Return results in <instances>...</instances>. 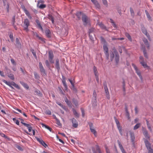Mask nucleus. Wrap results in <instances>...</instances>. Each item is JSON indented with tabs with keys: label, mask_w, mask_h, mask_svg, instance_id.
Returning a JSON list of instances; mask_svg holds the SVG:
<instances>
[{
	"label": "nucleus",
	"mask_w": 153,
	"mask_h": 153,
	"mask_svg": "<svg viewBox=\"0 0 153 153\" xmlns=\"http://www.w3.org/2000/svg\"><path fill=\"white\" fill-rule=\"evenodd\" d=\"M3 82L5 83L6 85L10 86L11 88L12 89H14L13 87L12 86H14L16 88H17L18 89H20V88L19 85L17 84H16L14 82H7L6 80H3Z\"/></svg>",
	"instance_id": "nucleus-1"
},
{
	"label": "nucleus",
	"mask_w": 153,
	"mask_h": 153,
	"mask_svg": "<svg viewBox=\"0 0 153 153\" xmlns=\"http://www.w3.org/2000/svg\"><path fill=\"white\" fill-rule=\"evenodd\" d=\"M82 21L85 26H86L89 24L90 19L85 14H83L82 18Z\"/></svg>",
	"instance_id": "nucleus-2"
},
{
	"label": "nucleus",
	"mask_w": 153,
	"mask_h": 153,
	"mask_svg": "<svg viewBox=\"0 0 153 153\" xmlns=\"http://www.w3.org/2000/svg\"><path fill=\"white\" fill-rule=\"evenodd\" d=\"M103 48L104 50V53L106 56L107 59H108L109 54L108 53V49L106 45H104L103 46Z\"/></svg>",
	"instance_id": "nucleus-3"
},
{
	"label": "nucleus",
	"mask_w": 153,
	"mask_h": 153,
	"mask_svg": "<svg viewBox=\"0 0 153 153\" xmlns=\"http://www.w3.org/2000/svg\"><path fill=\"white\" fill-rule=\"evenodd\" d=\"M132 66H133L134 69H135L136 73H137V75L139 76L141 80H142L143 79V77L142 76H141V73L140 71L138 70L137 66L134 64H132Z\"/></svg>",
	"instance_id": "nucleus-4"
},
{
	"label": "nucleus",
	"mask_w": 153,
	"mask_h": 153,
	"mask_svg": "<svg viewBox=\"0 0 153 153\" xmlns=\"http://www.w3.org/2000/svg\"><path fill=\"white\" fill-rule=\"evenodd\" d=\"M114 52L115 54V60L116 64H117L119 61V56L116 49H114Z\"/></svg>",
	"instance_id": "nucleus-5"
},
{
	"label": "nucleus",
	"mask_w": 153,
	"mask_h": 153,
	"mask_svg": "<svg viewBox=\"0 0 153 153\" xmlns=\"http://www.w3.org/2000/svg\"><path fill=\"white\" fill-rule=\"evenodd\" d=\"M54 56L53 53L52 51L49 52V60L51 63H54V60H53Z\"/></svg>",
	"instance_id": "nucleus-6"
},
{
	"label": "nucleus",
	"mask_w": 153,
	"mask_h": 153,
	"mask_svg": "<svg viewBox=\"0 0 153 153\" xmlns=\"http://www.w3.org/2000/svg\"><path fill=\"white\" fill-rule=\"evenodd\" d=\"M103 85L104 86V88L105 89V92L106 93V97L108 99H109L110 97L109 95V92L106 84V83H104L103 84Z\"/></svg>",
	"instance_id": "nucleus-7"
},
{
	"label": "nucleus",
	"mask_w": 153,
	"mask_h": 153,
	"mask_svg": "<svg viewBox=\"0 0 153 153\" xmlns=\"http://www.w3.org/2000/svg\"><path fill=\"white\" fill-rule=\"evenodd\" d=\"M21 7L22 9L23 10L25 13L26 15L30 19H32V17L30 16L29 12L25 8V7L24 5H23L21 6Z\"/></svg>",
	"instance_id": "nucleus-8"
},
{
	"label": "nucleus",
	"mask_w": 153,
	"mask_h": 153,
	"mask_svg": "<svg viewBox=\"0 0 153 153\" xmlns=\"http://www.w3.org/2000/svg\"><path fill=\"white\" fill-rule=\"evenodd\" d=\"M42 31L45 32L46 36L48 38L51 37V32L49 29H41Z\"/></svg>",
	"instance_id": "nucleus-9"
},
{
	"label": "nucleus",
	"mask_w": 153,
	"mask_h": 153,
	"mask_svg": "<svg viewBox=\"0 0 153 153\" xmlns=\"http://www.w3.org/2000/svg\"><path fill=\"white\" fill-rule=\"evenodd\" d=\"M36 139L37 141L43 146L45 148L48 146L47 144L42 139L38 137H36Z\"/></svg>",
	"instance_id": "nucleus-10"
},
{
	"label": "nucleus",
	"mask_w": 153,
	"mask_h": 153,
	"mask_svg": "<svg viewBox=\"0 0 153 153\" xmlns=\"http://www.w3.org/2000/svg\"><path fill=\"white\" fill-rule=\"evenodd\" d=\"M71 121L73 123V126L74 128H76L78 126V123L76 120L74 118L72 119Z\"/></svg>",
	"instance_id": "nucleus-11"
},
{
	"label": "nucleus",
	"mask_w": 153,
	"mask_h": 153,
	"mask_svg": "<svg viewBox=\"0 0 153 153\" xmlns=\"http://www.w3.org/2000/svg\"><path fill=\"white\" fill-rule=\"evenodd\" d=\"M117 142L119 145V146L120 148L122 153H126V152L125 151L122 145L121 144L120 141L118 140H117Z\"/></svg>",
	"instance_id": "nucleus-12"
},
{
	"label": "nucleus",
	"mask_w": 153,
	"mask_h": 153,
	"mask_svg": "<svg viewBox=\"0 0 153 153\" xmlns=\"http://www.w3.org/2000/svg\"><path fill=\"white\" fill-rule=\"evenodd\" d=\"M143 134L145 136V137L147 139H149V136L148 134V132L146 129L143 127Z\"/></svg>",
	"instance_id": "nucleus-13"
},
{
	"label": "nucleus",
	"mask_w": 153,
	"mask_h": 153,
	"mask_svg": "<svg viewBox=\"0 0 153 153\" xmlns=\"http://www.w3.org/2000/svg\"><path fill=\"white\" fill-rule=\"evenodd\" d=\"M3 2L4 4V6H6V8L7 9V11L8 12L9 11V4L8 3H7V0H3Z\"/></svg>",
	"instance_id": "nucleus-14"
},
{
	"label": "nucleus",
	"mask_w": 153,
	"mask_h": 153,
	"mask_svg": "<svg viewBox=\"0 0 153 153\" xmlns=\"http://www.w3.org/2000/svg\"><path fill=\"white\" fill-rule=\"evenodd\" d=\"M55 67L59 71L60 69L59 64V60L58 59H56Z\"/></svg>",
	"instance_id": "nucleus-15"
},
{
	"label": "nucleus",
	"mask_w": 153,
	"mask_h": 153,
	"mask_svg": "<svg viewBox=\"0 0 153 153\" xmlns=\"http://www.w3.org/2000/svg\"><path fill=\"white\" fill-rule=\"evenodd\" d=\"M145 144L146 146L149 150V151L151 149H153L151 148V145L149 143L147 140H146L145 141Z\"/></svg>",
	"instance_id": "nucleus-16"
},
{
	"label": "nucleus",
	"mask_w": 153,
	"mask_h": 153,
	"mask_svg": "<svg viewBox=\"0 0 153 153\" xmlns=\"http://www.w3.org/2000/svg\"><path fill=\"white\" fill-rule=\"evenodd\" d=\"M114 49H113V51L110 52V59L111 61H112L114 59V57H115V54L114 52Z\"/></svg>",
	"instance_id": "nucleus-17"
},
{
	"label": "nucleus",
	"mask_w": 153,
	"mask_h": 153,
	"mask_svg": "<svg viewBox=\"0 0 153 153\" xmlns=\"http://www.w3.org/2000/svg\"><path fill=\"white\" fill-rule=\"evenodd\" d=\"M24 24L26 26V27L25 29H27L28 26L29 25V20L27 19H25L24 21Z\"/></svg>",
	"instance_id": "nucleus-18"
},
{
	"label": "nucleus",
	"mask_w": 153,
	"mask_h": 153,
	"mask_svg": "<svg viewBox=\"0 0 153 153\" xmlns=\"http://www.w3.org/2000/svg\"><path fill=\"white\" fill-rule=\"evenodd\" d=\"M36 25L37 26V27L39 29H43L41 24L40 23V22L38 19H36Z\"/></svg>",
	"instance_id": "nucleus-19"
},
{
	"label": "nucleus",
	"mask_w": 153,
	"mask_h": 153,
	"mask_svg": "<svg viewBox=\"0 0 153 153\" xmlns=\"http://www.w3.org/2000/svg\"><path fill=\"white\" fill-rule=\"evenodd\" d=\"M143 41L145 45L146 46V47L148 49L149 48V45L148 43L147 40L146 38H144L143 39Z\"/></svg>",
	"instance_id": "nucleus-20"
},
{
	"label": "nucleus",
	"mask_w": 153,
	"mask_h": 153,
	"mask_svg": "<svg viewBox=\"0 0 153 153\" xmlns=\"http://www.w3.org/2000/svg\"><path fill=\"white\" fill-rule=\"evenodd\" d=\"M140 63L144 68H147L148 69L149 68V66L147 65L146 63L144 61H141Z\"/></svg>",
	"instance_id": "nucleus-21"
},
{
	"label": "nucleus",
	"mask_w": 153,
	"mask_h": 153,
	"mask_svg": "<svg viewBox=\"0 0 153 153\" xmlns=\"http://www.w3.org/2000/svg\"><path fill=\"white\" fill-rule=\"evenodd\" d=\"M83 14L81 12H78L76 13V15L79 20H80L81 19V16H82Z\"/></svg>",
	"instance_id": "nucleus-22"
},
{
	"label": "nucleus",
	"mask_w": 153,
	"mask_h": 153,
	"mask_svg": "<svg viewBox=\"0 0 153 153\" xmlns=\"http://www.w3.org/2000/svg\"><path fill=\"white\" fill-rule=\"evenodd\" d=\"M20 83L25 88L27 89H29V87L27 84L22 81H20Z\"/></svg>",
	"instance_id": "nucleus-23"
},
{
	"label": "nucleus",
	"mask_w": 153,
	"mask_h": 153,
	"mask_svg": "<svg viewBox=\"0 0 153 153\" xmlns=\"http://www.w3.org/2000/svg\"><path fill=\"white\" fill-rule=\"evenodd\" d=\"M16 45L17 47H21V44L20 43L19 40L18 38H16Z\"/></svg>",
	"instance_id": "nucleus-24"
},
{
	"label": "nucleus",
	"mask_w": 153,
	"mask_h": 153,
	"mask_svg": "<svg viewBox=\"0 0 153 153\" xmlns=\"http://www.w3.org/2000/svg\"><path fill=\"white\" fill-rule=\"evenodd\" d=\"M142 31L143 33L148 38V39H149L150 36L149 33H147L146 29H143Z\"/></svg>",
	"instance_id": "nucleus-25"
},
{
	"label": "nucleus",
	"mask_w": 153,
	"mask_h": 153,
	"mask_svg": "<svg viewBox=\"0 0 153 153\" xmlns=\"http://www.w3.org/2000/svg\"><path fill=\"white\" fill-rule=\"evenodd\" d=\"M90 130L91 132L94 134L95 137H97V132L94 128H91Z\"/></svg>",
	"instance_id": "nucleus-26"
},
{
	"label": "nucleus",
	"mask_w": 153,
	"mask_h": 153,
	"mask_svg": "<svg viewBox=\"0 0 153 153\" xmlns=\"http://www.w3.org/2000/svg\"><path fill=\"white\" fill-rule=\"evenodd\" d=\"M8 76L12 80H14L15 79L14 75L12 74H8Z\"/></svg>",
	"instance_id": "nucleus-27"
},
{
	"label": "nucleus",
	"mask_w": 153,
	"mask_h": 153,
	"mask_svg": "<svg viewBox=\"0 0 153 153\" xmlns=\"http://www.w3.org/2000/svg\"><path fill=\"white\" fill-rule=\"evenodd\" d=\"M48 16L49 19L50 20H51L52 23H53L54 22V19L53 17L52 16V15H51V14H49L48 15Z\"/></svg>",
	"instance_id": "nucleus-28"
},
{
	"label": "nucleus",
	"mask_w": 153,
	"mask_h": 153,
	"mask_svg": "<svg viewBox=\"0 0 153 153\" xmlns=\"http://www.w3.org/2000/svg\"><path fill=\"white\" fill-rule=\"evenodd\" d=\"M100 26V27L102 29H106L105 27L102 22H99L97 24Z\"/></svg>",
	"instance_id": "nucleus-29"
},
{
	"label": "nucleus",
	"mask_w": 153,
	"mask_h": 153,
	"mask_svg": "<svg viewBox=\"0 0 153 153\" xmlns=\"http://www.w3.org/2000/svg\"><path fill=\"white\" fill-rule=\"evenodd\" d=\"M72 110L74 115L76 117H78L79 116V114L76 111L74 108H73Z\"/></svg>",
	"instance_id": "nucleus-30"
},
{
	"label": "nucleus",
	"mask_w": 153,
	"mask_h": 153,
	"mask_svg": "<svg viewBox=\"0 0 153 153\" xmlns=\"http://www.w3.org/2000/svg\"><path fill=\"white\" fill-rule=\"evenodd\" d=\"M141 126V124L140 123L137 124L134 127V129L135 130L138 129Z\"/></svg>",
	"instance_id": "nucleus-31"
},
{
	"label": "nucleus",
	"mask_w": 153,
	"mask_h": 153,
	"mask_svg": "<svg viewBox=\"0 0 153 153\" xmlns=\"http://www.w3.org/2000/svg\"><path fill=\"white\" fill-rule=\"evenodd\" d=\"M125 35L129 40H130L131 42L132 41V39L131 37V36L128 33H125Z\"/></svg>",
	"instance_id": "nucleus-32"
},
{
	"label": "nucleus",
	"mask_w": 153,
	"mask_h": 153,
	"mask_svg": "<svg viewBox=\"0 0 153 153\" xmlns=\"http://www.w3.org/2000/svg\"><path fill=\"white\" fill-rule=\"evenodd\" d=\"M94 72L95 76H96V75H98L97 68L95 66L94 67Z\"/></svg>",
	"instance_id": "nucleus-33"
},
{
	"label": "nucleus",
	"mask_w": 153,
	"mask_h": 153,
	"mask_svg": "<svg viewBox=\"0 0 153 153\" xmlns=\"http://www.w3.org/2000/svg\"><path fill=\"white\" fill-rule=\"evenodd\" d=\"M131 140L132 142H133L134 140L135 137L133 133L132 132L130 133Z\"/></svg>",
	"instance_id": "nucleus-34"
},
{
	"label": "nucleus",
	"mask_w": 153,
	"mask_h": 153,
	"mask_svg": "<svg viewBox=\"0 0 153 153\" xmlns=\"http://www.w3.org/2000/svg\"><path fill=\"white\" fill-rule=\"evenodd\" d=\"M130 10L131 16L134 17V13L133 9L131 7L130 8Z\"/></svg>",
	"instance_id": "nucleus-35"
},
{
	"label": "nucleus",
	"mask_w": 153,
	"mask_h": 153,
	"mask_svg": "<svg viewBox=\"0 0 153 153\" xmlns=\"http://www.w3.org/2000/svg\"><path fill=\"white\" fill-rule=\"evenodd\" d=\"M143 53L144 56L146 58H148V55L146 52V51L145 48L143 49Z\"/></svg>",
	"instance_id": "nucleus-36"
},
{
	"label": "nucleus",
	"mask_w": 153,
	"mask_h": 153,
	"mask_svg": "<svg viewBox=\"0 0 153 153\" xmlns=\"http://www.w3.org/2000/svg\"><path fill=\"white\" fill-rule=\"evenodd\" d=\"M9 37L10 38L12 42L14 41L13 34L12 33H10L9 35Z\"/></svg>",
	"instance_id": "nucleus-37"
},
{
	"label": "nucleus",
	"mask_w": 153,
	"mask_h": 153,
	"mask_svg": "<svg viewBox=\"0 0 153 153\" xmlns=\"http://www.w3.org/2000/svg\"><path fill=\"white\" fill-rule=\"evenodd\" d=\"M42 125H43V126H45V127L47 128V129H48V130H49L50 131H51V130H52V128H50V127H49V126L44 124H42Z\"/></svg>",
	"instance_id": "nucleus-38"
},
{
	"label": "nucleus",
	"mask_w": 153,
	"mask_h": 153,
	"mask_svg": "<svg viewBox=\"0 0 153 153\" xmlns=\"http://www.w3.org/2000/svg\"><path fill=\"white\" fill-rule=\"evenodd\" d=\"M56 103L60 106L61 107H62L64 109L65 108V106L62 105V104H61L60 102H57Z\"/></svg>",
	"instance_id": "nucleus-39"
},
{
	"label": "nucleus",
	"mask_w": 153,
	"mask_h": 153,
	"mask_svg": "<svg viewBox=\"0 0 153 153\" xmlns=\"http://www.w3.org/2000/svg\"><path fill=\"white\" fill-rule=\"evenodd\" d=\"M73 103L76 106H78V103L77 100H75L74 99L73 100Z\"/></svg>",
	"instance_id": "nucleus-40"
},
{
	"label": "nucleus",
	"mask_w": 153,
	"mask_h": 153,
	"mask_svg": "<svg viewBox=\"0 0 153 153\" xmlns=\"http://www.w3.org/2000/svg\"><path fill=\"white\" fill-rule=\"evenodd\" d=\"M62 83L63 84V85L65 88V90H66L67 88V86L66 84L65 80H63L62 81Z\"/></svg>",
	"instance_id": "nucleus-41"
},
{
	"label": "nucleus",
	"mask_w": 153,
	"mask_h": 153,
	"mask_svg": "<svg viewBox=\"0 0 153 153\" xmlns=\"http://www.w3.org/2000/svg\"><path fill=\"white\" fill-rule=\"evenodd\" d=\"M114 118L115 120L116 124L117 125H117H120V123L119 121L115 117H114Z\"/></svg>",
	"instance_id": "nucleus-42"
},
{
	"label": "nucleus",
	"mask_w": 153,
	"mask_h": 153,
	"mask_svg": "<svg viewBox=\"0 0 153 153\" xmlns=\"http://www.w3.org/2000/svg\"><path fill=\"white\" fill-rule=\"evenodd\" d=\"M45 113L48 115H50L51 114V111L49 110H47L45 111Z\"/></svg>",
	"instance_id": "nucleus-43"
},
{
	"label": "nucleus",
	"mask_w": 153,
	"mask_h": 153,
	"mask_svg": "<svg viewBox=\"0 0 153 153\" xmlns=\"http://www.w3.org/2000/svg\"><path fill=\"white\" fill-rule=\"evenodd\" d=\"M21 123L24 126H25L27 127V128H28V127H29L30 126H31L30 125L27 124L25 123H23V122H21Z\"/></svg>",
	"instance_id": "nucleus-44"
},
{
	"label": "nucleus",
	"mask_w": 153,
	"mask_h": 153,
	"mask_svg": "<svg viewBox=\"0 0 153 153\" xmlns=\"http://www.w3.org/2000/svg\"><path fill=\"white\" fill-rule=\"evenodd\" d=\"M95 6L98 9H100V4L97 2L95 4Z\"/></svg>",
	"instance_id": "nucleus-45"
},
{
	"label": "nucleus",
	"mask_w": 153,
	"mask_h": 153,
	"mask_svg": "<svg viewBox=\"0 0 153 153\" xmlns=\"http://www.w3.org/2000/svg\"><path fill=\"white\" fill-rule=\"evenodd\" d=\"M34 74L36 79H38L39 78V76L36 72H34Z\"/></svg>",
	"instance_id": "nucleus-46"
},
{
	"label": "nucleus",
	"mask_w": 153,
	"mask_h": 153,
	"mask_svg": "<svg viewBox=\"0 0 153 153\" xmlns=\"http://www.w3.org/2000/svg\"><path fill=\"white\" fill-rule=\"evenodd\" d=\"M46 7V5L44 4H41L39 6V7L41 9H43L45 7Z\"/></svg>",
	"instance_id": "nucleus-47"
},
{
	"label": "nucleus",
	"mask_w": 153,
	"mask_h": 153,
	"mask_svg": "<svg viewBox=\"0 0 153 153\" xmlns=\"http://www.w3.org/2000/svg\"><path fill=\"white\" fill-rule=\"evenodd\" d=\"M45 64L49 68L50 66V65L49 63V62L48 60H46L45 61Z\"/></svg>",
	"instance_id": "nucleus-48"
},
{
	"label": "nucleus",
	"mask_w": 153,
	"mask_h": 153,
	"mask_svg": "<svg viewBox=\"0 0 153 153\" xmlns=\"http://www.w3.org/2000/svg\"><path fill=\"white\" fill-rule=\"evenodd\" d=\"M96 150L98 152V153H102L100 149L98 146H97V147L96 148Z\"/></svg>",
	"instance_id": "nucleus-49"
},
{
	"label": "nucleus",
	"mask_w": 153,
	"mask_h": 153,
	"mask_svg": "<svg viewBox=\"0 0 153 153\" xmlns=\"http://www.w3.org/2000/svg\"><path fill=\"white\" fill-rule=\"evenodd\" d=\"M106 153H110L109 149L106 146L105 147Z\"/></svg>",
	"instance_id": "nucleus-50"
},
{
	"label": "nucleus",
	"mask_w": 153,
	"mask_h": 153,
	"mask_svg": "<svg viewBox=\"0 0 153 153\" xmlns=\"http://www.w3.org/2000/svg\"><path fill=\"white\" fill-rule=\"evenodd\" d=\"M35 92L37 95H40L41 94L40 91L38 90H36Z\"/></svg>",
	"instance_id": "nucleus-51"
},
{
	"label": "nucleus",
	"mask_w": 153,
	"mask_h": 153,
	"mask_svg": "<svg viewBox=\"0 0 153 153\" xmlns=\"http://www.w3.org/2000/svg\"><path fill=\"white\" fill-rule=\"evenodd\" d=\"M93 96L94 97L95 99L96 100L97 97V94L96 91H94L93 93Z\"/></svg>",
	"instance_id": "nucleus-52"
},
{
	"label": "nucleus",
	"mask_w": 153,
	"mask_h": 153,
	"mask_svg": "<svg viewBox=\"0 0 153 153\" xmlns=\"http://www.w3.org/2000/svg\"><path fill=\"white\" fill-rule=\"evenodd\" d=\"M103 3L105 5L107 6L108 5L107 2L106 0H102Z\"/></svg>",
	"instance_id": "nucleus-53"
},
{
	"label": "nucleus",
	"mask_w": 153,
	"mask_h": 153,
	"mask_svg": "<svg viewBox=\"0 0 153 153\" xmlns=\"http://www.w3.org/2000/svg\"><path fill=\"white\" fill-rule=\"evenodd\" d=\"M100 40L102 42H103L104 43H105V41L104 39L102 36L100 37Z\"/></svg>",
	"instance_id": "nucleus-54"
},
{
	"label": "nucleus",
	"mask_w": 153,
	"mask_h": 153,
	"mask_svg": "<svg viewBox=\"0 0 153 153\" xmlns=\"http://www.w3.org/2000/svg\"><path fill=\"white\" fill-rule=\"evenodd\" d=\"M68 80L69 81V82H70L71 83L72 85V86L74 88V83L73 82L71 79H69Z\"/></svg>",
	"instance_id": "nucleus-55"
},
{
	"label": "nucleus",
	"mask_w": 153,
	"mask_h": 153,
	"mask_svg": "<svg viewBox=\"0 0 153 153\" xmlns=\"http://www.w3.org/2000/svg\"><path fill=\"white\" fill-rule=\"evenodd\" d=\"M88 124L90 127V129L94 128L93 127V124L92 123H89Z\"/></svg>",
	"instance_id": "nucleus-56"
},
{
	"label": "nucleus",
	"mask_w": 153,
	"mask_h": 153,
	"mask_svg": "<svg viewBox=\"0 0 153 153\" xmlns=\"http://www.w3.org/2000/svg\"><path fill=\"white\" fill-rule=\"evenodd\" d=\"M32 53L33 55L36 58H37V56H36V53L34 52V51L33 50V51H32Z\"/></svg>",
	"instance_id": "nucleus-57"
},
{
	"label": "nucleus",
	"mask_w": 153,
	"mask_h": 153,
	"mask_svg": "<svg viewBox=\"0 0 153 153\" xmlns=\"http://www.w3.org/2000/svg\"><path fill=\"white\" fill-rule=\"evenodd\" d=\"M140 62V63L141 61H144V58L142 56H140L139 57Z\"/></svg>",
	"instance_id": "nucleus-58"
},
{
	"label": "nucleus",
	"mask_w": 153,
	"mask_h": 153,
	"mask_svg": "<svg viewBox=\"0 0 153 153\" xmlns=\"http://www.w3.org/2000/svg\"><path fill=\"white\" fill-rule=\"evenodd\" d=\"M40 71L42 72L45 73V70L44 68L43 67L42 68H40Z\"/></svg>",
	"instance_id": "nucleus-59"
},
{
	"label": "nucleus",
	"mask_w": 153,
	"mask_h": 153,
	"mask_svg": "<svg viewBox=\"0 0 153 153\" xmlns=\"http://www.w3.org/2000/svg\"><path fill=\"white\" fill-rule=\"evenodd\" d=\"M10 61H11V63H12V64H13V65L16 64L15 62V61L13 59H10Z\"/></svg>",
	"instance_id": "nucleus-60"
},
{
	"label": "nucleus",
	"mask_w": 153,
	"mask_h": 153,
	"mask_svg": "<svg viewBox=\"0 0 153 153\" xmlns=\"http://www.w3.org/2000/svg\"><path fill=\"white\" fill-rule=\"evenodd\" d=\"M68 105V106L70 107H72V104L70 101H69V102L66 103Z\"/></svg>",
	"instance_id": "nucleus-61"
},
{
	"label": "nucleus",
	"mask_w": 153,
	"mask_h": 153,
	"mask_svg": "<svg viewBox=\"0 0 153 153\" xmlns=\"http://www.w3.org/2000/svg\"><path fill=\"white\" fill-rule=\"evenodd\" d=\"M38 39H39L42 42H45V39L41 37H40V36L38 38Z\"/></svg>",
	"instance_id": "nucleus-62"
},
{
	"label": "nucleus",
	"mask_w": 153,
	"mask_h": 153,
	"mask_svg": "<svg viewBox=\"0 0 153 153\" xmlns=\"http://www.w3.org/2000/svg\"><path fill=\"white\" fill-rule=\"evenodd\" d=\"M117 11L118 13L120 14V15H122V13H121V10L119 8L117 9Z\"/></svg>",
	"instance_id": "nucleus-63"
},
{
	"label": "nucleus",
	"mask_w": 153,
	"mask_h": 153,
	"mask_svg": "<svg viewBox=\"0 0 153 153\" xmlns=\"http://www.w3.org/2000/svg\"><path fill=\"white\" fill-rule=\"evenodd\" d=\"M16 148L19 150H22V148L19 146H18V145L17 146H16Z\"/></svg>",
	"instance_id": "nucleus-64"
}]
</instances>
